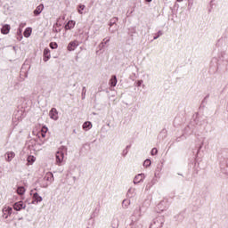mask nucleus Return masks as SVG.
I'll return each instance as SVG.
<instances>
[{"label": "nucleus", "mask_w": 228, "mask_h": 228, "mask_svg": "<svg viewBox=\"0 0 228 228\" xmlns=\"http://www.w3.org/2000/svg\"><path fill=\"white\" fill-rule=\"evenodd\" d=\"M163 224H165V217L159 216L153 219L150 228H163Z\"/></svg>", "instance_id": "obj_1"}, {"label": "nucleus", "mask_w": 228, "mask_h": 228, "mask_svg": "<svg viewBox=\"0 0 228 228\" xmlns=\"http://www.w3.org/2000/svg\"><path fill=\"white\" fill-rule=\"evenodd\" d=\"M56 163L57 165H61V163H63V159L65 158V153H63V151H59L56 152Z\"/></svg>", "instance_id": "obj_2"}, {"label": "nucleus", "mask_w": 228, "mask_h": 228, "mask_svg": "<svg viewBox=\"0 0 228 228\" xmlns=\"http://www.w3.org/2000/svg\"><path fill=\"white\" fill-rule=\"evenodd\" d=\"M15 211H20V209H26V203L24 201H18L13 205Z\"/></svg>", "instance_id": "obj_3"}, {"label": "nucleus", "mask_w": 228, "mask_h": 228, "mask_svg": "<svg viewBox=\"0 0 228 228\" xmlns=\"http://www.w3.org/2000/svg\"><path fill=\"white\" fill-rule=\"evenodd\" d=\"M143 179H145V174L141 173L134 178V184H139V183H143Z\"/></svg>", "instance_id": "obj_4"}, {"label": "nucleus", "mask_w": 228, "mask_h": 228, "mask_svg": "<svg viewBox=\"0 0 228 228\" xmlns=\"http://www.w3.org/2000/svg\"><path fill=\"white\" fill-rule=\"evenodd\" d=\"M12 207H4L3 208V216L4 218H8L12 215Z\"/></svg>", "instance_id": "obj_5"}, {"label": "nucleus", "mask_w": 228, "mask_h": 228, "mask_svg": "<svg viewBox=\"0 0 228 228\" xmlns=\"http://www.w3.org/2000/svg\"><path fill=\"white\" fill-rule=\"evenodd\" d=\"M49 117L52 120H58V110L55 108H53L49 112Z\"/></svg>", "instance_id": "obj_6"}, {"label": "nucleus", "mask_w": 228, "mask_h": 228, "mask_svg": "<svg viewBox=\"0 0 228 228\" xmlns=\"http://www.w3.org/2000/svg\"><path fill=\"white\" fill-rule=\"evenodd\" d=\"M13 158H15V152H13V151H7L4 154V159H5V161H8V163H10V161H12V159H13Z\"/></svg>", "instance_id": "obj_7"}, {"label": "nucleus", "mask_w": 228, "mask_h": 228, "mask_svg": "<svg viewBox=\"0 0 228 228\" xmlns=\"http://www.w3.org/2000/svg\"><path fill=\"white\" fill-rule=\"evenodd\" d=\"M77 45H79L77 41L69 42V44L68 45V51H76V48L77 47Z\"/></svg>", "instance_id": "obj_8"}, {"label": "nucleus", "mask_w": 228, "mask_h": 228, "mask_svg": "<svg viewBox=\"0 0 228 228\" xmlns=\"http://www.w3.org/2000/svg\"><path fill=\"white\" fill-rule=\"evenodd\" d=\"M50 59H51V51L49 50V48H45L44 50V61H49Z\"/></svg>", "instance_id": "obj_9"}, {"label": "nucleus", "mask_w": 228, "mask_h": 228, "mask_svg": "<svg viewBox=\"0 0 228 228\" xmlns=\"http://www.w3.org/2000/svg\"><path fill=\"white\" fill-rule=\"evenodd\" d=\"M11 29H12V27H10V25H8V24H5L2 28L1 33H3V35H8V33H10Z\"/></svg>", "instance_id": "obj_10"}, {"label": "nucleus", "mask_w": 228, "mask_h": 228, "mask_svg": "<svg viewBox=\"0 0 228 228\" xmlns=\"http://www.w3.org/2000/svg\"><path fill=\"white\" fill-rule=\"evenodd\" d=\"M33 199H34V201L32 202V204H38V202H42L43 199H42V196L38 195V193L35 192L33 194Z\"/></svg>", "instance_id": "obj_11"}, {"label": "nucleus", "mask_w": 228, "mask_h": 228, "mask_svg": "<svg viewBox=\"0 0 228 228\" xmlns=\"http://www.w3.org/2000/svg\"><path fill=\"white\" fill-rule=\"evenodd\" d=\"M134 216L140 218L142 216V207H136L134 210Z\"/></svg>", "instance_id": "obj_12"}, {"label": "nucleus", "mask_w": 228, "mask_h": 228, "mask_svg": "<svg viewBox=\"0 0 228 228\" xmlns=\"http://www.w3.org/2000/svg\"><path fill=\"white\" fill-rule=\"evenodd\" d=\"M44 12V4H39L34 11V15H40Z\"/></svg>", "instance_id": "obj_13"}, {"label": "nucleus", "mask_w": 228, "mask_h": 228, "mask_svg": "<svg viewBox=\"0 0 228 228\" xmlns=\"http://www.w3.org/2000/svg\"><path fill=\"white\" fill-rule=\"evenodd\" d=\"M74 26H76V21L69 20L68 23L65 25V29H73Z\"/></svg>", "instance_id": "obj_14"}, {"label": "nucleus", "mask_w": 228, "mask_h": 228, "mask_svg": "<svg viewBox=\"0 0 228 228\" xmlns=\"http://www.w3.org/2000/svg\"><path fill=\"white\" fill-rule=\"evenodd\" d=\"M31 33H33V29L31 28H27L23 32L25 38H29L31 37Z\"/></svg>", "instance_id": "obj_15"}, {"label": "nucleus", "mask_w": 228, "mask_h": 228, "mask_svg": "<svg viewBox=\"0 0 228 228\" xmlns=\"http://www.w3.org/2000/svg\"><path fill=\"white\" fill-rule=\"evenodd\" d=\"M92 127V122L90 121H86L84 124H83V129L85 131H90V128Z\"/></svg>", "instance_id": "obj_16"}, {"label": "nucleus", "mask_w": 228, "mask_h": 228, "mask_svg": "<svg viewBox=\"0 0 228 228\" xmlns=\"http://www.w3.org/2000/svg\"><path fill=\"white\" fill-rule=\"evenodd\" d=\"M117 83H118L117 76L114 75L111 77V78L110 80V86H117Z\"/></svg>", "instance_id": "obj_17"}, {"label": "nucleus", "mask_w": 228, "mask_h": 228, "mask_svg": "<svg viewBox=\"0 0 228 228\" xmlns=\"http://www.w3.org/2000/svg\"><path fill=\"white\" fill-rule=\"evenodd\" d=\"M27 161L28 165H33L35 161H37V158L33 155L28 157Z\"/></svg>", "instance_id": "obj_18"}, {"label": "nucleus", "mask_w": 228, "mask_h": 228, "mask_svg": "<svg viewBox=\"0 0 228 228\" xmlns=\"http://www.w3.org/2000/svg\"><path fill=\"white\" fill-rule=\"evenodd\" d=\"M17 193L18 195H24V193H26V189L24 187H18Z\"/></svg>", "instance_id": "obj_19"}, {"label": "nucleus", "mask_w": 228, "mask_h": 228, "mask_svg": "<svg viewBox=\"0 0 228 228\" xmlns=\"http://www.w3.org/2000/svg\"><path fill=\"white\" fill-rule=\"evenodd\" d=\"M47 133V127H43L41 132H39V136L45 138V134Z\"/></svg>", "instance_id": "obj_20"}, {"label": "nucleus", "mask_w": 228, "mask_h": 228, "mask_svg": "<svg viewBox=\"0 0 228 228\" xmlns=\"http://www.w3.org/2000/svg\"><path fill=\"white\" fill-rule=\"evenodd\" d=\"M150 165H151V159H147L146 160H144L143 167L147 168L149 167Z\"/></svg>", "instance_id": "obj_21"}, {"label": "nucleus", "mask_w": 228, "mask_h": 228, "mask_svg": "<svg viewBox=\"0 0 228 228\" xmlns=\"http://www.w3.org/2000/svg\"><path fill=\"white\" fill-rule=\"evenodd\" d=\"M79 8L80 9H78V13H80V15H83V10H85L86 6L83 4H80Z\"/></svg>", "instance_id": "obj_22"}, {"label": "nucleus", "mask_w": 228, "mask_h": 228, "mask_svg": "<svg viewBox=\"0 0 228 228\" xmlns=\"http://www.w3.org/2000/svg\"><path fill=\"white\" fill-rule=\"evenodd\" d=\"M51 49H58V44L57 43H50Z\"/></svg>", "instance_id": "obj_23"}, {"label": "nucleus", "mask_w": 228, "mask_h": 228, "mask_svg": "<svg viewBox=\"0 0 228 228\" xmlns=\"http://www.w3.org/2000/svg\"><path fill=\"white\" fill-rule=\"evenodd\" d=\"M53 173H47L46 174V179L47 181H49V179H53Z\"/></svg>", "instance_id": "obj_24"}, {"label": "nucleus", "mask_w": 228, "mask_h": 228, "mask_svg": "<svg viewBox=\"0 0 228 228\" xmlns=\"http://www.w3.org/2000/svg\"><path fill=\"white\" fill-rule=\"evenodd\" d=\"M156 154H158V149L153 148V149L151 150V156H156Z\"/></svg>", "instance_id": "obj_25"}, {"label": "nucleus", "mask_w": 228, "mask_h": 228, "mask_svg": "<svg viewBox=\"0 0 228 228\" xmlns=\"http://www.w3.org/2000/svg\"><path fill=\"white\" fill-rule=\"evenodd\" d=\"M82 94L85 95L86 94V87H83ZM83 99H85V96H83Z\"/></svg>", "instance_id": "obj_26"}, {"label": "nucleus", "mask_w": 228, "mask_h": 228, "mask_svg": "<svg viewBox=\"0 0 228 228\" xmlns=\"http://www.w3.org/2000/svg\"><path fill=\"white\" fill-rule=\"evenodd\" d=\"M142 84H143V80H139L137 82V86H142Z\"/></svg>", "instance_id": "obj_27"}, {"label": "nucleus", "mask_w": 228, "mask_h": 228, "mask_svg": "<svg viewBox=\"0 0 228 228\" xmlns=\"http://www.w3.org/2000/svg\"><path fill=\"white\" fill-rule=\"evenodd\" d=\"M126 204H129V200H123V204H126Z\"/></svg>", "instance_id": "obj_28"}, {"label": "nucleus", "mask_w": 228, "mask_h": 228, "mask_svg": "<svg viewBox=\"0 0 228 228\" xmlns=\"http://www.w3.org/2000/svg\"><path fill=\"white\" fill-rule=\"evenodd\" d=\"M161 35H163V33H162L161 31H159V32H158V36H159V37H161Z\"/></svg>", "instance_id": "obj_29"}, {"label": "nucleus", "mask_w": 228, "mask_h": 228, "mask_svg": "<svg viewBox=\"0 0 228 228\" xmlns=\"http://www.w3.org/2000/svg\"><path fill=\"white\" fill-rule=\"evenodd\" d=\"M19 33L20 35V33H22V28H19Z\"/></svg>", "instance_id": "obj_30"}, {"label": "nucleus", "mask_w": 228, "mask_h": 228, "mask_svg": "<svg viewBox=\"0 0 228 228\" xmlns=\"http://www.w3.org/2000/svg\"><path fill=\"white\" fill-rule=\"evenodd\" d=\"M158 38H159V36L155 37L154 40H158Z\"/></svg>", "instance_id": "obj_31"}, {"label": "nucleus", "mask_w": 228, "mask_h": 228, "mask_svg": "<svg viewBox=\"0 0 228 228\" xmlns=\"http://www.w3.org/2000/svg\"><path fill=\"white\" fill-rule=\"evenodd\" d=\"M177 3H183V0H176Z\"/></svg>", "instance_id": "obj_32"}, {"label": "nucleus", "mask_w": 228, "mask_h": 228, "mask_svg": "<svg viewBox=\"0 0 228 228\" xmlns=\"http://www.w3.org/2000/svg\"><path fill=\"white\" fill-rule=\"evenodd\" d=\"M21 28H24L26 26V23L20 25Z\"/></svg>", "instance_id": "obj_33"}, {"label": "nucleus", "mask_w": 228, "mask_h": 228, "mask_svg": "<svg viewBox=\"0 0 228 228\" xmlns=\"http://www.w3.org/2000/svg\"><path fill=\"white\" fill-rule=\"evenodd\" d=\"M108 42H110V39H107V40L105 41V44H108Z\"/></svg>", "instance_id": "obj_34"}, {"label": "nucleus", "mask_w": 228, "mask_h": 228, "mask_svg": "<svg viewBox=\"0 0 228 228\" xmlns=\"http://www.w3.org/2000/svg\"><path fill=\"white\" fill-rule=\"evenodd\" d=\"M147 1V3H151V1H152V0H146Z\"/></svg>", "instance_id": "obj_35"}]
</instances>
